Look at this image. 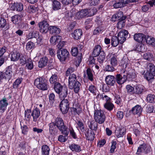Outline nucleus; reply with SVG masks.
I'll list each match as a JSON object with an SVG mask.
<instances>
[{
  "mask_svg": "<svg viewBox=\"0 0 155 155\" xmlns=\"http://www.w3.org/2000/svg\"><path fill=\"white\" fill-rule=\"evenodd\" d=\"M54 124L59 130L61 132V133L67 136L69 134V131L67 130L64 125L63 119L60 117H57L55 120Z\"/></svg>",
  "mask_w": 155,
  "mask_h": 155,
  "instance_id": "f257e3e1",
  "label": "nucleus"
},
{
  "mask_svg": "<svg viewBox=\"0 0 155 155\" xmlns=\"http://www.w3.org/2000/svg\"><path fill=\"white\" fill-rule=\"evenodd\" d=\"M106 118L105 115L101 110H95L94 113V119L95 121L99 124L104 123Z\"/></svg>",
  "mask_w": 155,
  "mask_h": 155,
  "instance_id": "f03ea898",
  "label": "nucleus"
},
{
  "mask_svg": "<svg viewBox=\"0 0 155 155\" xmlns=\"http://www.w3.org/2000/svg\"><path fill=\"white\" fill-rule=\"evenodd\" d=\"M69 56V52L65 49H59L58 51L57 56L58 59L62 63H64L65 61Z\"/></svg>",
  "mask_w": 155,
  "mask_h": 155,
  "instance_id": "7ed1b4c3",
  "label": "nucleus"
},
{
  "mask_svg": "<svg viewBox=\"0 0 155 155\" xmlns=\"http://www.w3.org/2000/svg\"><path fill=\"white\" fill-rule=\"evenodd\" d=\"M34 84L38 89L42 90L47 89V86L45 79L40 77L36 79L34 81Z\"/></svg>",
  "mask_w": 155,
  "mask_h": 155,
  "instance_id": "20e7f679",
  "label": "nucleus"
},
{
  "mask_svg": "<svg viewBox=\"0 0 155 155\" xmlns=\"http://www.w3.org/2000/svg\"><path fill=\"white\" fill-rule=\"evenodd\" d=\"M39 30L42 33H46L49 30V25L47 21L43 20L38 24Z\"/></svg>",
  "mask_w": 155,
  "mask_h": 155,
  "instance_id": "39448f33",
  "label": "nucleus"
},
{
  "mask_svg": "<svg viewBox=\"0 0 155 155\" xmlns=\"http://www.w3.org/2000/svg\"><path fill=\"white\" fill-rule=\"evenodd\" d=\"M60 109L63 114H66L69 108V103L67 99L62 100L60 104Z\"/></svg>",
  "mask_w": 155,
  "mask_h": 155,
  "instance_id": "423d86ee",
  "label": "nucleus"
},
{
  "mask_svg": "<svg viewBox=\"0 0 155 155\" xmlns=\"http://www.w3.org/2000/svg\"><path fill=\"white\" fill-rule=\"evenodd\" d=\"M117 38L120 41V43L122 44L125 41L126 38H129L130 35H128V31L125 30L119 32L118 34Z\"/></svg>",
  "mask_w": 155,
  "mask_h": 155,
  "instance_id": "0eeeda50",
  "label": "nucleus"
},
{
  "mask_svg": "<svg viewBox=\"0 0 155 155\" xmlns=\"http://www.w3.org/2000/svg\"><path fill=\"white\" fill-rule=\"evenodd\" d=\"M126 16L123 15V12L120 11H118L116 13L113 15L112 19L113 21H116L121 19H126Z\"/></svg>",
  "mask_w": 155,
  "mask_h": 155,
  "instance_id": "6e6552de",
  "label": "nucleus"
},
{
  "mask_svg": "<svg viewBox=\"0 0 155 155\" xmlns=\"http://www.w3.org/2000/svg\"><path fill=\"white\" fill-rule=\"evenodd\" d=\"M105 81L107 85L114 86L116 83L115 77L113 75H108L106 77Z\"/></svg>",
  "mask_w": 155,
  "mask_h": 155,
  "instance_id": "1a4fd4ad",
  "label": "nucleus"
},
{
  "mask_svg": "<svg viewBox=\"0 0 155 155\" xmlns=\"http://www.w3.org/2000/svg\"><path fill=\"white\" fill-rule=\"evenodd\" d=\"M134 94L140 95L142 94L144 91V87L139 84L134 85Z\"/></svg>",
  "mask_w": 155,
  "mask_h": 155,
  "instance_id": "9d476101",
  "label": "nucleus"
},
{
  "mask_svg": "<svg viewBox=\"0 0 155 155\" xmlns=\"http://www.w3.org/2000/svg\"><path fill=\"white\" fill-rule=\"evenodd\" d=\"M146 36L142 33H136L134 35V38L136 41L140 43L145 41Z\"/></svg>",
  "mask_w": 155,
  "mask_h": 155,
  "instance_id": "9b49d317",
  "label": "nucleus"
},
{
  "mask_svg": "<svg viewBox=\"0 0 155 155\" xmlns=\"http://www.w3.org/2000/svg\"><path fill=\"white\" fill-rule=\"evenodd\" d=\"M88 14L87 9H83L77 12L75 15V17L79 19L85 17H87Z\"/></svg>",
  "mask_w": 155,
  "mask_h": 155,
  "instance_id": "f8f14e48",
  "label": "nucleus"
},
{
  "mask_svg": "<svg viewBox=\"0 0 155 155\" xmlns=\"http://www.w3.org/2000/svg\"><path fill=\"white\" fill-rule=\"evenodd\" d=\"M55 126L54 122L48 124L49 133L53 136L55 135L58 133V130Z\"/></svg>",
  "mask_w": 155,
  "mask_h": 155,
  "instance_id": "ddd939ff",
  "label": "nucleus"
},
{
  "mask_svg": "<svg viewBox=\"0 0 155 155\" xmlns=\"http://www.w3.org/2000/svg\"><path fill=\"white\" fill-rule=\"evenodd\" d=\"M49 29L50 33L54 35L59 34L61 31L60 29L56 26H49Z\"/></svg>",
  "mask_w": 155,
  "mask_h": 155,
  "instance_id": "4468645a",
  "label": "nucleus"
},
{
  "mask_svg": "<svg viewBox=\"0 0 155 155\" xmlns=\"http://www.w3.org/2000/svg\"><path fill=\"white\" fill-rule=\"evenodd\" d=\"M102 51H101V47L99 45H95L94 48L93 52L92 53V55L94 57H95L101 54Z\"/></svg>",
  "mask_w": 155,
  "mask_h": 155,
  "instance_id": "2eb2a0df",
  "label": "nucleus"
},
{
  "mask_svg": "<svg viewBox=\"0 0 155 155\" xmlns=\"http://www.w3.org/2000/svg\"><path fill=\"white\" fill-rule=\"evenodd\" d=\"M11 9L13 11L21 12L23 10V5L21 3H14L11 8Z\"/></svg>",
  "mask_w": 155,
  "mask_h": 155,
  "instance_id": "dca6fc26",
  "label": "nucleus"
},
{
  "mask_svg": "<svg viewBox=\"0 0 155 155\" xmlns=\"http://www.w3.org/2000/svg\"><path fill=\"white\" fill-rule=\"evenodd\" d=\"M48 61V59L46 56L42 57L38 61V67L40 68L44 67L47 64Z\"/></svg>",
  "mask_w": 155,
  "mask_h": 155,
  "instance_id": "f3484780",
  "label": "nucleus"
},
{
  "mask_svg": "<svg viewBox=\"0 0 155 155\" xmlns=\"http://www.w3.org/2000/svg\"><path fill=\"white\" fill-rule=\"evenodd\" d=\"M71 35L72 37L74 39H79L80 38L82 35L81 30L79 29H76Z\"/></svg>",
  "mask_w": 155,
  "mask_h": 155,
  "instance_id": "a211bd4d",
  "label": "nucleus"
},
{
  "mask_svg": "<svg viewBox=\"0 0 155 155\" xmlns=\"http://www.w3.org/2000/svg\"><path fill=\"white\" fill-rule=\"evenodd\" d=\"M40 115V110L37 108H35L33 110L31 115L33 117V121L36 122L37 121V119Z\"/></svg>",
  "mask_w": 155,
  "mask_h": 155,
  "instance_id": "6ab92c4d",
  "label": "nucleus"
},
{
  "mask_svg": "<svg viewBox=\"0 0 155 155\" xmlns=\"http://www.w3.org/2000/svg\"><path fill=\"white\" fill-rule=\"evenodd\" d=\"M84 134L87 137V139L88 140H93L94 138V134L93 130H89L88 129Z\"/></svg>",
  "mask_w": 155,
  "mask_h": 155,
  "instance_id": "aec40b11",
  "label": "nucleus"
},
{
  "mask_svg": "<svg viewBox=\"0 0 155 155\" xmlns=\"http://www.w3.org/2000/svg\"><path fill=\"white\" fill-rule=\"evenodd\" d=\"M80 86L81 84L78 81L74 83L72 87L71 85H68L69 88L71 89H74V92L76 93L78 92Z\"/></svg>",
  "mask_w": 155,
  "mask_h": 155,
  "instance_id": "412c9836",
  "label": "nucleus"
},
{
  "mask_svg": "<svg viewBox=\"0 0 155 155\" xmlns=\"http://www.w3.org/2000/svg\"><path fill=\"white\" fill-rule=\"evenodd\" d=\"M4 74L5 76V79L9 80L11 78L13 74L12 67L11 66H8L6 68V71Z\"/></svg>",
  "mask_w": 155,
  "mask_h": 155,
  "instance_id": "4be33fe9",
  "label": "nucleus"
},
{
  "mask_svg": "<svg viewBox=\"0 0 155 155\" xmlns=\"http://www.w3.org/2000/svg\"><path fill=\"white\" fill-rule=\"evenodd\" d=\"M148 150L147 149V146L145 144H143L140 145L138 148L137 153L140 154L141 153H148Z\"/></svg>",
  "mask_w": 155,
  "mask_h": 155,
  "instance_id": "5701e85b",
  "label": "nucleus"
},
{
  "mask_svg": "<svg viewBox=\"0 0 155 155\" xmlns=\"http://www.w3.org/2000/svg\"><path fill=\"white\" fill-rule=\"evenodd\" d=\"M59 97L61 100L65 99V98L66 97L68 94V90L67 88L66 87H64V89L59 92L58 94Z\"/></svg>",
  "mask_w": 155,
  "mask_h": 155,
  "instance_id": "b1692460",
  "label": "nucleus"
},
{
  "mask_svg": "<svg viewBox=\"0 0 155 155\" xmlns=\"http://www.w3.org/2000/svg\"><path fill=\"white\" fill-rule=\"evenodd\" d=\"M61 39V37L60 36L54 35L52 36L50 38V42L52 45H54L60 41Z\"/></svg>",
  "mask_w": 155,
  "mask_h": 155,
  "instance_id": "393cba45",
  "label": "nucleus"
},
{
  "mask_svg": "<svg viewBox=\"0 0 155 155\" xmlns=\"http://www.w3.org/2000/svg\"><path fill=\"white\" fill-rule=\"evenodd\" d=\"M6 48L4 47L0 50V67L4 63L5 61V57L3 56L4 53L6 52Z\"/></svg>",
  "mask_w": 155,
  "mask_h": 155,
  "instance_id": "a878e982",
  "label": "nucleus"
},
{
  "mask_svg": "<svg viewBox=\"0 0 155 155\" xmlns=\"http://www.w3.org/2000/svg\"><path fill=\"white\" fill-rule=\"evenodd\" d=\"M52 9L54 11H57L60 9L61 8V4L60 2L56 0L52 2Z\"/></svg>",
  "mask_w": 155,
  "mask_h": 155,
  "instance_id": "bb28decb",
  "label": "nucleus"
},
{
  "mask_svg": "<svg viewBox=\"0 0 155 155\" xmlns=\"http://www.w3.org/2000/svg\"><path fill=\"white\" fill-rule=\"evenodd\" d=\"M77 81V77L75 74H70L68 78V85H71L72 87L74 83Z\"/></svg>",
  "mask_w": 155,
  "mask_h": 155,
  "instance_id": "cd10ccee",
  "label": "nucleus"
},
{
  "mask_svg": "<svg viewBox=\"0 0 155 155\" xmlns=\"http://www.w3.org/2000/svg\"><path fill=\"white\" fill-rule=\"evenodd\" d=\"M20 56V53L16 51L12 52L11 60L12 61H17L19 59Z\"/></svg>",
  "mask_w": 155,
  "mask_h": 155,
  "instance_id": "c85d7f7f",
  "label": "nucleus"
},
{
  "mask_svg": "<svg viewBox=\"0 0 155 155\" xmlns=\"http://www.w3.org/2000/svg\"><path fill=\"white\" fill-rule=\"evenodd\" d=\"M126 131V130L125 128L121 127L118 130H117L116 132V135L118 138L122 137L125 134Z\"/></svg>",
  "mask_w": 155,
  "mask_h": 155,
  "instance_id": "c756f323",
  "label": "nucleus"
},
{
  "mask_svg": "<svg viewBox=\"0 0 155 155\" xmlns=\"http://www.w3.org/2000/svg\"><path fill=\"white\" fill-rule=\"evenodd\" d=\"M131 111L134 114L140 115L142 112V108L140 106L137 105L133 108Z\"/></svg>",
  "mask_w": 155,
  "mask_h": 155,
  "instance_id": "7c9ffc66",
  "label": "nucleus"
},
{
  "mask_svg": "<svg viewBox=\"0 0 155 155\" xmlns=\"http://www.w3.org/2000/svg\"><path fill=\"white\" fill-rule=\"evenodd\" d=\"M145 41L147 44L152 46H155V39L154 38L147 35L146 36Z\"/></svg>",
  "mask_w": 155,
  "mask_h": 155,
  "instance_id": "2f4dec72",
  "label": "nucleus"
},
{
  "mask_svg": "<svg viewBox=\"0 0 155 155\" xmlns=\"http://www.w3.org/2000/svg\"><path fill=\"white\" fill-rule=\"evenodd\" d=\"M155 74L147 71L144 74V77L148 81H150L153 79Z\"/></svg>",
  "mask_w": 155,
  "mask_h": 155,
  "instance_id": "473e14b6",
  "label": "nucleus"
},
{
  "mask_svg": "<svg viewBox=\"0 0 155 155\" xmlns=\"http://www.w3.org/2000/svg\"><path fill=\"white\" fill-rule=\"evenodd\" d=\"M64 87L61 84L58 82H56L54 84V88L55 91L58 94L63 89H64Z\"/></svg>",
  "mask_w": 155,
  "mask_h": 155,
  "instance_id": "72a5a7b5",
  "label": "nucleus"
},
{
  "mask_svg": "<svg viewBox=\"0 0 155 155\" xmlns=\"http://www.w3.org/2000/svg\"><path fill=\"white\" fill-rule=\"evenodd\" d=\"M49 151L50 148L47 145H45L42 146V155H49Z\"/></svg>",
  "mask_w": 155,
  "mask_h": 155,
  "instance_id": "f704fd0d",
  "label": "nucleus"
},
{
  "mask_svg": "<svg viewBox=\"0 0 155 155\" xmlns=\"http://www.w3.org/2000/svg\"><path fill=\"white\" fill-rule=\"evenodd\" d=\"M21 18L20 15H16L12 17V21L14 24H18L20 21Z\"/></svg>",
  "mask_w": 155,
  "mask_h": 155,
  "instance_id": "c9c22d12",
  "label": "nucleus"
},
{
  "mask_svg": "<svg viewBox=\"0 0 155 155\" xmlns=\"http://www.w3.org/2000/svg\"><path fill=\"white\" fill-rule=\"evenodd\" d=\"M97 122L92 121L88 122L89 127L92 130H96L97 128Z\"/></svg>",
  "mask_w": 155,
  "mask_h": 155,
  "instance_id": "e433bc0d",
  "label": "nucleus"
},
{
  "mask_svg": "<svg viewBox=\"0 0 155 155\" xmlns=\"http://www.w3.org/2000/svg\"><path fill=\"white\" fill-rule=\"evenodd\" d=\"M105 30L104 27L100 26L96 28L93 31V35H99Z\"/></svg>",
  "mask_w": 155,
  "mask_h": 155,
  "instance_id": "4c0bfd02",
  "label": "nucleus"
},
{
  "mask_svg": "<svg viewBox=\"0 0 155 155\" xmlns=\"http://www.w3.org/2000/svg\"><path fill=\"white\" fill-rule=\"evenodd\" d=\"M116 82L118 84L121 85L124 82L122 78V75L120 74H118L115 75Z\"/></svg>",
  "mask_w": 155,
  "mask_h": 155,
  "instance_id": "58836bf2",
  "label": "nucleus"
},
{
  "mask_svg": "<svg viewBox=\"0 0 155 155\" xmlns=\"http://www.w3.org/2000/svg\"><path fill=\"white\" fill-rule=\"evenodd\" d=\"M104 108L109 111H111L114 107V104L110 101H107L104 104Z\"/></svg>",
  "mask_w": 155,
  "mask_h": 155,
  "instance_id": "ea45409f",
  "label": "nucleus"
},
{
  "mask_svg": "<svg viewBox=\"0 0 155 155\" xmlns=\"http://www.w3.org/2000/svg\"><path fill=\"white\" fill-rule=\"evenodd\" d=\"M110 63L111 65L115 67L117 65L118 61L116 56L113 55L111 57L110 59Z\"/></svg>",
  "mask_w": 155,
  "mask_h": 155,
  "instance_id": "a19ab883",
  "label": "nucleus"
},
{
  "mask_svg": "<svg viewBox=\"0 0 155 155\" xmlns=\"http://www.w3.org/2000/svg\"><path fill=\"white\" fill-rule=\"evenodd\" d=\"M134 131L136 136L140 134V130L141 129L140 125L139 124L137 123L134 125Z\"/></svg>",
  "mask_w": 155,
  "mask_h": 155,
  "instance_id": "79ce46f5",
  "label": "nucleus"
},
{
  "mask_svg": "<svg viewBox=\"0 0 155 155\" xmlns=\"http://www.w3.org/2000/svg\"><path fill=\"white\" fill-rule=\"evenodd\" d=\"M70 149L73 151L79 152L81 151V147L78 145L75 144H72L70 147Z\"/></svg>",
  "mask_w": 155,
  "mask_h": 155,
  "instance_id": "37998d69",
  "label": "nucleus"
},
{
  "mask_svg": "<svg viewBox=\"0 0 155 155\" xmlns=\"http://www.w3.org/2000/svg\"><path fill=\"white\" fill-rule=\"evenodd\" d=\"M8 105V103L6 98H4L0 101V110H3Z\"/></svg>",
  "mask_w": 155,
  "mask_h": 155,
  "instance_id": "c03bdc74",
  "label": "nucleus"
},
{
  "mask_svg": "<svg viewBox=\"0 0 155 155\" xmlns=\"http://www.w3.org/2000/svg\"><path fill=\"white\" fill-rule=\"evenodd\" d=\"M111 43L112 45L114 47L116 46L119 43H120V41L118 40V39L117 36H114L112 37Z\"/></svg>",
  "mask_w": 155,
  "mask_h": 155,
  "instance_id": "a18cd8bd",
  "label": "nucleus"
},
{
  "mask_svg": "<svg viewBox=\"0 0 155 155\" xmlns=\"http://www.w3.org/2000/svg\"><path fill=\"white\" fill-rule=\"evenodd\" d=\"M97 60L100 63H102L105 58V54L104 51H102L101 54L98 55Z\"/></svg>",
  "mask_w": 155,
  "mask_h": 155,
  "instance_id": "49530a36",
  "label": "nucleus"
},
{
  "mask_svg": "<svg viewBox=\"0 0 155 155\" xmlns=\"http://www.w3.org/2000/svg\"><path fill=\"white\" fill-rule=\"evenodd\" d=\"M147 68L148 71L153 74H155V66L151 63H149L147 65Z\"/></svg>",
  "mask_w": 155,
  "mask_h": 155,
  "instance_id": "de8ad7c7",
  "label": "nucleus"
},
{
  "mask_svg": "<svg viewBox=\"0 0 155 155\" xmlns=\"http://www.w3.org/2000/svg\"><path fill=\"white\" fill-rule=\"evenodd\" d=\"M147 48L146 46L143 44H140L137 47L136 50L138 51L144 52L146 51Z\"/></svg>",
  "mask_w": 155,
  "mask_h": 155,
  "instance_id": "09e8293b",
  "label": "nucleus"
},
{
  "mask_svg": "<svg viewBox=\"0 0 155 155\" xmlns=\"http://www.w3.org/2000/svg\"><path fill=\"white\" fill-rule=\"evenodd\" d=\"M125 20L121 19L118 20L119 21L117 22V27L119 29H121L123 28L125 25Z\"/></svg>",
  "mask_w": 155,
  "mask_h": 155,
  "instance_id": "8fccbe9b",
  "label": "nucleus"
},
{
  "mask_svg": "<svg viewBox=\"0 0 155 155\" xmlns=\"http://www.w3.org/2000/svg\"><path fill=\"white\" fill-rule=\"evenodd\" d=\"M26 63H27L26 66L28 69L31 70L34 67L31 58L27 59V62Z\"/></svg>",
  "mask_w": 155,
  "mask_h": 155,
  "instance_id": "3c124183",
  "label": "nucleus"
},
{
  "mask_svg": "<svg viewBox=\"0 0 155 155\" xmlns=\"http://www.w3.org/2000/svg\"><path fill=\"white\" fill-rule=\"evenodd\" d=\"M58 78V76L56 74H53L49 79L50 83L52 84H55L57 81Z\"/></svg>",
  "mask_w": 155,
  "mask_h": 155,
  "instance_id": "603ef678",
  "label": "nucleus"
},
{
  "mask_svg": "<svg viewBox=\"0 0 155 155\" xmlns=\"http://www.w3.org/2000/svg\"><path fill=\"white\" fill-rule=\"evenodd\" d=\"M86 71L88 79L91 81H93L94 79L93 78V75L92 74V71L91 69L89 68H87Z\"/></svg>",
  "mask_w": 155,
  "mask_h": 155,
  "instance_id": "864d4df0",
  "label": "nucleus"
},
{
  "mask_svg": "<svg viewBox=\"0 0 155 155\" xmlns=\"http://www.w3.org/2000/svg\"><path fill=\"white\" fill-rule=\"evenodd\" d=\"M39 35V33L37 32H30L27 37L28 39L33 38H37Z\"/></svg>",
  "mask_w": 155,
  "mask_h": 155,
  "instance_id": "5fc2aeb1",
  "label": "nucleus"
},
{
  "mask_svg": "<svg viewBox=\"0 0 155 155\" xmlns=\"http://www.w3.org/2000/svg\"><path fill=\"white\" fill-rule=\"evenodd\" d=\"M147 100L150 103H155V96L154 95L149 94L147 97Z\"/></svg>",
  "mask_w": 155,
  "mask_h": 155,
  "instance_id": "6e6d98bb",
  "label": "nucleus"
},
{
  "mask_svg": "<svg viewBox=\"0 0 155 155\" xmlns=\"http://www.w3.org/2000/svg\"><path fill=\"white\" fill-rule=\"evenodd\" d=\"M152 57L153 55L150 52L145 53L143 55V57L144 59L148 61H150L152 59Z\"/></svg>",
  "mask_w": 155,
  "mask_h": 155,
  "instance_id": "4d7b16f0",
  "label": "nucleus"
},
{
  "mask_svg": "<svg viewBox=\"0 0 155 155\" xmlns=\"http://www.w3.org/2000/svg\"><path fill=\"white\" fill-rule=\"evenodd\" d=\"M97 11L96 9L95 8H91L89 10L87 9V12L88 13L87 17L93 15L95 14Z\"/></svg>",
  "mask_w": 155,
  "mask_h": 155,
  "instance_id": "13d9d810",
  "label": "nucleus"
},
{
  "mask_svg": "<svg viewBox=\"0 0 155 155\" xmlns=\"http://www.w3.org/2000/svg\"><path fill=\"white\" fill-rule=\"evenodd\" d=\"M21 79H18L13 83V87L14 88H17L18 85L21 83Z\"/></svg>",
  "mask_w": 155,
  "mask_h": 155,
  "instance_id": "bf43d9fd",
  "label": "nucleus"
},
{
  "mask_svg": "<svg viewBox=\"0 0 155 155\" xmlns=\"http://www.w3.org/2000/svg\"><path fill=\"white\" fill-rule=\"evenodd\" d=\"M147 111L149 113L155 112V108L153 106L150 105L147 107Z\"/></svg>",
  "mask_w": 155,
  "mask_h": 155,
  "instance_id": "052dcab7",
  "label": "nucleus"
},
{
  "mask_svg": "<svg viewBox=\"0 0 155 155\" xmlns=\"http://www.w3.org/2000/svg\"><path fill=\"white\" fill-rule=\"evenodd\" d=\"M6 24V21L4 18H0V28L4 27Z\"/></svg>",
  "mask_w": 155,
  "mask_h": 155,
  "instance_id": "680f3d73",
  "label": "nucleus"
},
{
  "mask_svg": "<svg viewBox=\"0 0 155 155\" xmlns=\"http://www.w3.org/2000/svg\"><path fill=\"white\" fill-rule=\"evenodd\" d=\"M126 89L128 92L134 94V85L132 87L130 85H128L126 86Z\"/></svg>",
  "mask_w": 155,
  "mask_h": 155,
  "instance_id": "e2e57ef3",
  "label": "nucleus"
},
{
  "mask_svg": "<svg viewBox=\"0 0 155 155\" xmlns=\"http://www.w3.org/2000/svg\"><path fill=\"white\" fill-rule=\"evenodd\" d=\"M34 45H35L33 42L29 41L27 44L26 48L28 50H30L34 47Z\"/></svg>",
  "mask_w": 155,
  "mask_h": 155,
  "instance_id": "0e129e2a",
  "label": "nucleus"
},
{
  "mask_svg": "<svg viewBox=\"0 0 155 155\" xmlns=\"http://www.w3.org/2000/svg\"><path fill=\"white\" fill-rule=\"evenodd\" d=\"M113 7L115 8H121L124 6L121 2L115 3L113 5Z\"/></svg>",
  "mask_w": 155,
  "mask_h": 155,
  "instance_id": "69168bd1",
  "label": "nucleus"
},
{
  "mask_svg": "<svg viewBox=\"0 0 155 155\" xmlns=\"http://www.w3.org/2000/svg\"><path fill=\"white\" fill-rule=\"evenodd\" d=\"M78 52V49L77 47H74L72 49L71 53L73 56H76L77 55Z\"/></svg>",
  "mask_w": 155,
  "mask_h": 155,
  "instance_id": "338daca9",
  "label": "nucleus"
},
{
  "mask_svg": "<svg viewBox=\"0 0 155 155\" xmlns=\"http://www.w3.org/2000/svg\"><path fill=\"white\" fill-rule=\"evenodd\" d=\"M74 68H68L66 72V75L67 76H70L71 74V73L74 71Z\"/></svg>",
  "mask_w": 155,
  "mask_h": 155,
  "instance_id": "774afa93",
  "label": "nucleus"
}]
</instances>
